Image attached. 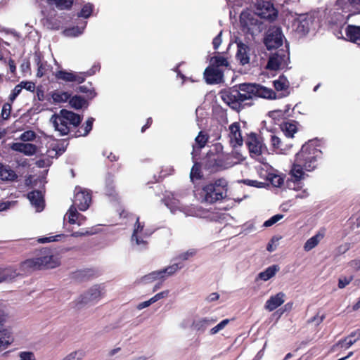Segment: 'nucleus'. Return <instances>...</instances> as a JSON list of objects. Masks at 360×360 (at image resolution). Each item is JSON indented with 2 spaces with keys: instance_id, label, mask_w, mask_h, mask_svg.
I'll return each mask as SVG.
<instances>
[{
  "instance_id": "79ce46f5",
  "label": "nucleus",
  "mask_w": 360,
  "mask_h": 360,
  "mask_svg": "<svg viewBox=\"0 0 360 360\" xmlns=\"http://www.w3.org/2000/svg\"><path fill=\"white\" fill-rule=\"evenodd\" d=\"M290 106L289 105H286V109L285 110H272L269 112V116L275 120L279 121L280 120L285 117V115L288 112Z\"/></svg>"
},
{
  "instance_id": "1a4fd4ad",
  "label": "nucleus",
  "mask_w": 360,
  "mask_h": 360,
  "mask_svg": "<svg viewBox=\"0 0 360 360\" xmlns=\"http://www.w3.org/2000/svg\"><path fill=\"white\" fill-rule=\"evenodd\" d=\"M223 101L227 103L232 109L239 110L241 103L248 100L245 92L238 89H232L224 92L221 95Z\"/></svg>"
},
{
  "instance_id": "6e6d98bb",
  "label": "nucleus",
  "mask_w": 360,
  "mask_h": 360,
  "mask_svg": "<svg viewBox=\"0 0 360 360\" xmlns=\"http://www.w3.org/2000/svg\"><path fill=\"white\" fill-rule=\"evenodd\" d=\"M18 360H37L35 356L32 352H20L18 354Z\"/></svg>"
},
{
  "instance_id": "8fccbe9b",
  "label": "nucleus",
  "mask_w": 360,
  "mask_h": 360,
  "mask_svg": "<svg viewBox=\"0 0 360 360\" xmlns=\"http://www.w3.org/2000/svg\"><path fill=\"white\" fill-rule=\"evenodd\" d=\"M84 356V352L82 350H77L72 352L65 356L62 360H81Z\"/></svg>"
},
{
  "instance_id": "bf43d9fd",
  "label": "nucleus",
  "mask_w": 360,
  "mask_h": 360,
  "mask_svg": "<svg viewBox=\"0 0 360 360\" xmlns=\"http://www.w3.org/2000/svg\"><path fill=\"white\" fill-rule=\"evenodd\" d=\"M200 166L198 164L195 163L191 169V174H190L191 179L192 181H193L195 179H199L200 178Z\"/></svg>"
},
{
  "instance_id": "2f4dec72",
  "label": "nucleus",
  "mask_w": 360,
  "mask_h": 360,
  "mask_svg": "<svg viewBox=\"0 0 360 360\" xmlns=\"http://www.w3.org/2000/svg\"><path fill=\"white\" fill-rule=\"evenodd\" d=\"M17 178L15 172L9 166L0 163V179L2 181H13Z\"/></svg>"
},
{
  "instance_id": "0eeeda50",
  "label": "nucleus",
  "mask_w": 360,
  "mask_h": 360,
  "mask_svg": "<svg viewBox=\"0 0 360 360\" xmlns=\"http://www.w3.org/2000/svg\"><path fill=\"white\" fill-rule=\"evenodd\" d=\"M242 91L247 94L248 100L252 99L254 97H260L266 99H276V94L270 88H267L259 84L243 83L239 85Z\"/></svg>"
},
{
  "instance_id": "6e6552de",
  "label": "nucleus",
  "mask_w": 360,
  "mask_h": 360,
  "mask_svg": "<svg viewBox=\"0 0 360 360\" xmlns=\"http://www.w3.org/2000/svg\"><path fill=\"white\" fill-rule=\"evenodd\" d=\"M152 234L150 230L144 229V224L139 221V217L136 218L134 231L131 236V243L136 245L139 250L145 249L147 246L146 238Z\"/></svg>"
},
{
  "instance_id": "37998d69",
  "label": "nucleus",
  "mask_w": 360,
  "mask_h": 360,
  "mask_svg": "<svg viewBox=\"0 0 360 360\" xmlns=\"http://www.w3.org/2000/svg\"><path fill=\"white\" fill-rule=\"evenodd\" d=\"M86 24V22H85L84 25L82 27L77 26L65 29L63 31V34L66 37H77L83 33Z\"/></svg>"
},
{
  "instance_id": "f03ea898",
  "label": "nucleus",
  "mask_w": 360,
  "mask_h": 360,
  "mask_svg": "<svg viewBox=\"0 0 360 360\" xmlns=\"http://www.w3.org/2000/svg\"><path fill=\"white\" fill-rule=\"evenodd\" d=\"M82 117L72 111L62 109L58 114H54L50 119L56 131L60 133V135H67L71 128H75L79 125Z\"/></svg>"
},
{
  "instance_id": "a18cd8bd",
  "label": "nucleus",
  "mask_w": 360,
  "mask_h": 360,
  "mask_svg": "<svg viewBox=\"0 0 360 360\" xmlns=\"http://www.w3.org/2000/svg\"><path fill=\"white\" fill-rule=\"evenodd\" d=\"M274 86L277 91H282L288 88L289 82L285 77H279L278 79L274 81Z\"/></svg>"
},
{
  "instance_id": "39448f33",
  "label": "nucleus",
  "mask_w": 360,
  "mask_h": 360,
  "mask_svg": "<svg viewBox=\"0 0 360 360\" xmlns=\"http://www.w3.org/2000/svg\"><path fill=\"white\" fill-rule=\"evenodd\" d=\"M217 151L214 153L210 151L207 154V166L214 170H221L230 168L234 165L233 160L229 153L222 151V146L217 144L214 146Z\"/></svg>"
},
{
  "instance_id": "9b49d317",
  "label": "nucleus",
  "mask_w": 360,
  "mask_h": 360,
  "mask_svg": "<svg viewBox=\"0 0 360 360\" xmlns=\"http://www.w3.org/2000/svg\"><path fill=\"white\" fill-rule=\"evenodd\" d=\"M288 60V53L279 50L269 57L266 68L273 71L283 69L287 65Z\"/></svg>"
},
{
  "instance_id": "393cba45",
  "label": "nucleus",
  "mask_w": 360,
  "mask_h": 360,
  "mask_svg": "<svg viewBox=\"0 0 360 360\" xmlns=\"http://www.w3.org/2000/svg\"><path fill=\"white\" fill-rule=\"evenodd\" d=\"M336 6L345 12L351 11L352 8L360 13V0H337Z\"/></svg>"
},
{
  "instance_id": "052dcab7",
  "label": "nucleus",
  "mask_w": 360,
  "mask_h": 360,
  "mask_svg": "<svg viewBox=\"0 0 360 360\" xmlns=\"http://www.w3.org/2000/svg\"><path fill=\"white\" fill-rule=\"evenodd\" d=\"M250 13L247 11L242 12L240 16V20L242 24L245 26H248L249 24H252V19H249L248 16Z\"/></svg>"
},
{
  "instance_id": "c03bdc74",
  "label": "nucleus",
  "mask_w": 360,
  "mask_h": 360,
  "mask_svg": "<svg viewBox=\"0 0 360 360\" xmlns=\"http://www.w3.org/2000/svg\"><path fill=\"white\" fill-rule=\"evenodd\" d=\"M70 97L68 92L56 91L52 94V98L56 103H61L67 101Z\"/></svg>"
},
{
  "instance_id": "412c9836",
  "label": "nucleus",
  "mask_w": 360,
  "mask_h": 360,
  "mask_svg": "<svg viewBox=\"0 0 360 360\" xmlns=\"http://www.w3.org/2000/svg\"><path fill=\"white\" fill-rule=\"evenodd\" d=\"M229 138L230 143L233 147L240 146L243 144V140L240 133V124L238 122H234L229 126Z\"/></svg>"
},
{
  "instance_id": "5701e85b",
  "label": "nucleus",
  "mask_w": 360,
  "mask_h": 360,
  "mask_svg": "<svg viewBox=\"0 0 360 360\" xmlns=\"http://www.w3.org/2000/svg\"><path fill=\"white\" fill-rule=\"evenodd\" d=\"M237 48L236 59L242 65L248 64L250 63V49L248 46L239 41L237 42Z\"/></svg>"
},
{
  "instance_id": "ea45409f",
  "label": "nucleus",
  "mask_w": 360,
  "mask_h": 360,
  "mask_svg": "<svg viewBox=\"0 0 360 360\" xmlns=\"http://www.w3.org/2000/svg\"><path fill=\"white\" fill-rule=\"evenodd\" d=\"M0 274L4 281H8L15 278L19 274L12 268H7L1 271Z\"/></svg>"
},
{
  "instance_id": "864d4df0",
  "label": "nucleus",
  "mask_w": 360,
  "mask_h": 360,
  "mask_svg": "<svg viewBox=\"0 0 360 360\" xmlns=\"http://www.w3.org/2000/svg\"><path fill=\"white\" fill-rule=\"evenodd\" d=\"M283 218V215L281 214H276L271 217L270 219L264 221L263 226L264 227H269L277 223L278 221Z\"/></svg>"
},
{
  "instance_id": "5fc2aeb1",
  "label": "nucleus",
  "mask_w": 360,
  "mask_h": 360,
  "mask_svg": "<svg viewBox=\"0 0 360 360\" xmlns=\"http://www.w3.org/2000/svg\"><path fill=\"white\" fill-rule=\"evenodd\" d=\"M229 154L231 157V160H233L234 165L241 162L244 160L243 155L237 150H233L231 153Z\"/></svg>"
},
{
  "instance_id": "4d7b16f0",
  "label": "nucleus",
  "mask_w": 360,
  "mask_h": 360,
  "mask_svg": "<svg viewBox=\"0 0 360 360\" xmlns=\"http://www.w3.org/2000/svg\"><path fill=\"white\" fill-rule=\"evenodd\" d=\"M353 280V276H342L338 280V288L342 289L349 285Z\"/></svg>"
},
{
  "instance_id": "423d86ee",
  "label": "nucleus",
  "mask_w": 360,
  "mask_h": 360,
  "mask_svg": "<svg viewBox=\"0 0 360 360\" xmlns=\"http://www.w3.org/2000/svg\"><path fill=\"white\" fill-rule=\"evenodd\" d=\"M165 205L174 214L179 211L183 212L186 216L196 217H205L207 214V211L201 207L183 205L173 195L166 198Z\"/></svg>"
},
{
  "instance_id": "603ef678",
  "label": "nucleus",
  "mask_w": 360,
  "mask_h": 360,
  "mask_svg": "<svg viewBox=\"0 0 360 360\" xmlns=\"http://www.w3.org/2000/svg\"><path fill=\"white\" fill-rule=\"evenodd\" d=\"M269 179L272 185L276 187L281 186L284 182L283 178L278 174H270Z\"/></svg>"
},
{
  "instance_id": "ddd939ff",
  "label": "nucleus",
  "mask_w": 360,
  "mask_h": 360,
  "mask_svg": "<svg viewBox=\"0 0 360 360\" xmlns=\"http://www.w3.org/2000/svg\"><path fill=\"white\" fill-rule=\"evenodd\" d=\"M91 201V196L88 190L79 186L75 188L73 206L77 207L82 211H85L89 207Z\"/></svg>"
},
{
  "instance_id": "2eb2a0df",
  "label": "nucleus",
  "mask_w": 360,
  "mask_h": 360,
  "mask_svg": "<svg viewBox=\"0 0 360 360\" xmlns=\"http://www.w3.org/2000/svg\"><path fill=\"white\" fill-rule=\"evenodd\" d=\"M103 293V288L101 285H94L79 297V303L87 304L96 302L102 297Z\"/></svg>"
},
{
  "instance_id": "4c0bfd02",
  "label": "nucleus",
  "mask_w": 360,
  "mask_h": 360,
  "mask_svg": "<svg viewBox=\"0 0 360 360\" xmlns=\"http://www.w3.org/2000/svg\"><path fill=\"white\" fill-rule=\"evenodd\" d=\"M47 2L51 6H55L58 9H68L72 4L73 0H47Z\"/></svg>"
},
{
  "instance_id": "dca6fc26",
  "label": "nucleus",
  "mask_w": 360,
  "mask_h": 360,
  "mask_svg": "<svg viewBox=\"0 0 360 360\" xmlns=\"http://www.w3.org/2000/svg\"><path fill=\"white\" fill-rule=\"evenodd\" d=\"M255 15L262 19L274 20L277 17V11L273 4L268 1L262 2L257 7Z\"/></svg>"
},
{
  "instance_id": "58836bf2",
  "label": "nucleus",
  "mask_w": 360,
  "mask_h": 360,
  "mask_svg": "<svg viewBox=\"0 0 360 360\" xmlns=\"http://www.w3.org/2000/svg\"><path fill=\"white\" fill-rule=\"evenodd\" d=\"M210 65L223 70V68H227L229 64L226 58L223 56H214L210 59Z\"/></svg>"
},
{
  "instance_id": "c85d7f7f",
  "label": "nucleus",
  "mask_w": 360,
  "mask_h": 360,
  "mask_svg": "<svg viewBox=\"0 0 360 360\" xmlns=\"http://www.w3.org/2000/svg\"><path fill=\"white\" fill-rule=\"evenodd\" d=\"M65 217H68L70 224H77L79 226L82 225L85 220V217L78 213L75 206H71L70 207Z\"/></svg>"
},
{
  "instance_id": "aec40b11",
  "label": "nucleus",
  "mask_w": 360,
  "mask_h": 360,
  "mask_svg": "<svg viewBox=\"0 0 360 360\" xmlns=\"http://www.w3.org/2000/svg\"><path fill=\"white\" fill-rule=\"evenodd\" d=\"M286 300V295L283 292H279L276 295H271L266 301L264 309L268 311H273L278 307L281 306Z\"/></svg>"
},
{
  "instance_id": "9d476101",
  "label": "nucleus",
  "mask_w": 360,
  "mask_h": 360,
  "mask_svg": "<svg viewBox=\"0 0 360 360\" xmlns=\"http://www.w3.org/2000/svg\"><path fill=\"white\" fill-rule=\"evenodd\" d=\"M313 21L314 18L311 15L308 14L298 15L292 21V30L300 35H304L309 32Z\"/></svg>"
},
{
  "instance_id": "f704fd0d",
  "label": "nucleus",
  "mask_w": 360,
  "mask_h": 360,
  "mask_svg": "<svg viewBox=\"0 0 360 360\" xmlns=\"http://www.w3.org/2000/svg\"><path fill=\"white\" fill-rule=\"evenodd\" d=\"M182 266L178 263H174L169 266L165 267L163 269L159 270L162 281H165L166 278L174 275L176 272L180 270Z\"/></svg>"
},
{
  "instance_id": "4be33fe9",
  "label": "nucleus",
  "mask_w": 360,
  "mask_h": 360,
  "mask_svg": "<svg viewBox=\"0 0 360 360\" xmlns=\"http://www.w3.org/2000/svg\"><path fill=\"white\" fill-rule=\"evenodd\" d=\"M27 198L37 212H41L44 207V195L41 191H33L28 193Z\"/></svg>"
},
{
  "instance_id": "b1692460",
  "label": "nucleus",
  "mask_w": 360,
  "mask_h": 360,
  "mask_svg": "<svg viewBox=\"0 0 360 360\" xmlns=\"http://www.w3.org/2000/svg\"><path fill=\"white\" fill-rule=\"evenodd\" d=\"M13 150L23 153L25 155L31 156L35 154L37 148L32 143L17 142L14 143L11 146Z\"/></svg>"
},
{
  "instance_id": "a19ab883",
  "label": "nucleus",
  "mask_w": 360,
  "mask_h": 360,
  "mask_svg": "<svg viewBox=\"0 0 360 360\" xmlns=\"http://www.w3.org/2000/svg\"><path fill=\"white\" fill-rule=\"evenodd\" d=\"M157 280L163 281L159 270L153 271L141 278L142 282L144 283H150Z\"/></svg>"
},
{
  "instance_id": "774afa93",
  "label": "nucleus",
  "mask_w": 360,
  "mask_h": 360,
  "mask_svg": "<svg viewBox=\"0 0 360 360\" xmlns=\"http://www.w3.org/2000/svg\"><path fill=\"white\" fill-rule=\"evenodd\" d=\"M349 266L354 271L360 270V259H355L349 262Z\"/></svg>"
},
{
  "instance_id": "49530a36",
  "label": "nucleus",
  "mask_w": 360,
  "mask_h": 360,
  "mask_svg": "<svg viewBox=\"0 0 360 360\" xmlns=\"http://www.w3.org/2000/svg\"><path fill=\"white\" fill-rule=\"evenodd\" d=\"M70 105L75 109H81L86 105V101L79 96H75L70 100Z\"/></svg>"
},
{
  "instance_id": "f3484780",
  "label": "nucleus",
  "mask_w": 360,
  "mask_h": 360,
  "mask_svg": "<svg viewBox=\"0 0 360 360\" xmlns=\"http://www.w3.org/2000/svg\"><path fill=\"white\" fill-rule=\"evenodd\" d=\"M57 79L65 82H75L82 83L85 80V75L82 72H67L65 70H59L54 73Z\"/></svg>"
},
{
  "instance_id": "c9c22d12",
  "label": "nucleus",
  "mask_w": 360,
  "mask_h": 360,
  "mask_svg": "<svg viewBox=\"0 0 360 360\" xmlns=\"http://www.w3.org/2000/svg\"><path fill=\"white\" fill-rule=\"evenodd\" d=\"M281 129L284 134L288 137H293L294 134L297 131L296 122L294 121H287L281 124Z\"/></svg>"
},
{
  "instance_id": "de8ad7c7",
  "label": "nucleus",
  "mask_w": 360,
  "mask_h": 360,
  "mask_svg": "<svg viewBox=\"0 0 360 360\" xmlns=\"http://www.w3.org/2000/svg\"><path fill=\"white\" fill-rule=\"evenodd\" d=\"M93 8H94L93 4H91L90 3L85 4L83 6V7L80 11L79 16L83 17L84 18H89L93 11Z\"/></svg>"
},
{
  "instance_id": "f257e3e1",
  "label": "nucleus",
  "mask_w": 360,
  "mask_h": 360,
  "mask_svg": "<svg viewBox=\"0 0 360 360\" xmlns=\"http://www.w3.org/2000/svg\"><path fill=\"white\" fill-rule=\"evenodd\" d=\"M321 152L309 144L302 146L296 154L295 162L290 172L288 181L290 188L299 190L302 187L301 181L308 176L307 172L313 171L317 166V159Z\"/></svg>"
},
{
  "instance_id": "680f3d73",
  "label": "nucleus",
  "mask_w": 360,
  "mask_h": 360,
  "mask_svg": "<svg viewBox=\"0 0 360 360\" xmlns=\"http://www.w3.org/2000/svg\"><path fill=\"white\" fill-rule=\"evenodd\" d=\"M168 295H169L168 290L162 291V292L157 293L155 295L152 297L150 298V300H151L152 303L153 304L161 299L167 297L168 296Z\"/></svg>"
},
{
  "instance_id": "bb28decb",
  "label": "nucleus",
  "mask_w": 360,
  "mask_h": 360,
  "mask_svg": "<svg viewBox=\"0 0 360 360\" xmlns=\"http://www.w3.org/2000/svg\"><path fill=\"white\" fill-rule=\"evenodd\" d=\"M360 339V332L359 330L352 332L345 339L340 340L335 345V347L341 349H348L358 340Z\"/></svg>"
},
{
  "instance_id": "473e14b6",
  "label": "nucleus",
  "mask_w": 360,
  "mask_h": 360,
  "mask_svg": "<svg viewBox=\"0 0 360 360\" xmlns=\"http://www.w3.org/2000/svg\"><path fill=\"white\" fill-rule=\"evenodd\" d=\"M208 140V137L201 131L195 139V144L193 146L192 155L193 157L198 154L199 150L205 147Z\"/></svg>"
},
{
  "instance_id": "7ed1b4c3",
  "label": "nucleus",
  "mask_w": 360,
  "mask_h": 360,
  "mask_svg": "<svg viewBox=\"0 0 360 360\" xmlns=\"http://www.w3.org/2000/svg\"><path fill=\"white\" fill-rule=\"evenodd\" d=\"M226 181L224 179H219L214 182L204 186L198 191L196 196L202 202L212 204L226 197Z\"/></svg>"
},
{
  "instance_id": "a211bd4d",
  "label": "nucleus",
  "mask_w": 360,
  "mask_h": 360,
  "mask_svg": "<svg viewBox=\"0 0 360 360\" xmlns=\"http://www.w3.org/2000/svg\"><path fill=\"white\" fill-rule=\"evenodd\" d=\"M223 70L210 65L204 72L205 79L208 84H219L223 80Z\"/></svg>"
},
{
  "instance_id": "20e7f679",
  "label": "nucleus",
  "mask_w": 360,
  "mask_h": 360,
  "mask_svg": "<svg viewBox=\"0 0 360 360\" xmlns=\"http://www.w3.org/2000/svg\"><path fill=\"white\" fill-rule=\"evenodd\" d=\"M60 263L58 257L44 250L40 253L39 257L25 261L21 264V269L27 272L36 269H53L59 266Z\"/></svg>"
},
{
  "instance_id": "e433bc0d",
  "label": "nucleus",
  "mask_w": 360,
  "mask_h": 360,
  "mask_svg": "<svg viewBox=\"0 0 360 360\" xmlns=\"http://www.w3.org/2000/svg\"><path fill=\"white\" fill-rule=\"evenodd\" d=\"M94 119L89 117L84 124L76 131V136H86L92 129Z\"/></svg>"
},
{
  "instance_id": "7c9ffc66",
  "label": "nucleus",
  "mask_w": 360,
  "mask_h": 360,
  "mask_svg": "<svg viewBox=\"0 0 360 360\" xmlns=\"http://www.w3.org/2000/svg\"><path fill=\"white\" fill-rule=\"evenodd\" d=\"M280 267L277 264L271 265L266 268L264 271L260 272L257 275V278L263 281H267L273 278L278 271H279Z\"/></svg>"
},
{
  "instance_id": "c756f323",
  "label": "nucleus",
  "mask_w": 360,
  "mask_h": 360,
  "mask_svg": "<svg viewBox=\"0 0 360 360\" xmlns=\"http://www.w3.org/2000/svg\"><path fill=\"white\" fill-rule=\"evenodd\" d=\"M345 34L347 40L360 44V26L348 25Z\"/></svg>"
},
{
  "instance_id": "09e8293b",
  "label": "nucleus",
  "mask_w": 360,
  "mask_h": 360,
  "mask_svg": "<svg viewBox=\"0 0 360 360\" xmlns=\"http://www.w3.org/2000/svg\"><path fill=\"white\" fill-rule=\"evenodd\" d=\"M229 322L230 320L228 319L222 320L220 323L210 329V334L215 335L218 333L219 331L222 330L229 323Z\"/></svg>"
},
{
  "instance_id": "338daca9",
  "label": "nucleus",
  "mask_w": 360,
  "mask_h": 360,
  "mask_svg": "<svg viewBox=\"0 0 360 360\" xmlns=\"http://www.w3.org/2000/svg\"><path fill=\"white\" fill-rule=\"evenodd\" d=\"M48 70V68H46V64L44 63H41L39 68H38V71H37V77H43L44 75H45L46 74V72Z\"/></svg>"
},
{
  "instance_id": "3c124183",
  "label": "nucleus",
  "mask_w": 360,
  "mask_h": 360,
  "mask_svg": "<svg viewBox=\"0 0 360 360\" xmlns=\"http://www.w3.org/2000/svg\"><path fill=\"white\" fill-rule=\"evenodd\" d=\"M19 139L23 142L32 141L36 139V134L34 131L28 130L23 132Z\"/></svg>"
},
{
  "instance_id": "4468645a",
  "label": "nucleus",
  "mask_w": 360,
  "mask_h": 360,
  "mask_svg": "<svg viewBox=\"0 0 360 360\" xmlns=\"http://www.w3.org/2000/svg\"><path fill=\"white\" fill-rule=\"evenodd\" d=\"M246 144L252 157L259 158L262 153L266 150L262 139L253 133L248 135Z\"/></svg>"
},
{
  "instance_id": "e2e57ef3",
  "label": "nucleus",
  "mask_w": 360,
  "mask_h": 360,
  "mask_svg": "<svg viewBox=\"0 0 360 360\" xmlns=\"http://www.w3.org/2000/svg\"><path fill=\"white\" fill-rule=\"evenodd\" d=\"M22 89L20 84L16 85L15 88L13 89L11 94H10L9 99L11 101H13L16 98V97L20 94Z\"/></svg>"
},
{
  "instance_id": "cd10ccee",
  "label": "nucleus",
  "mask_w": 360,
  "mask_h": 360,
  "mask_svg": "<svg viewBox=\"0 0 360 360\" xmlns=\"http://www.w3.org/2000/svg\"><path fill=\"white\" fill-rule=\"evenodd\" d=\"M325 236V230H319L314 236L309 238L304 245V250L306 252L311 250L316 247Z\"/></svg>"
},
{
  "instance_id": "13d9d810",
  "label": "nucleus",
  "mask_w": 360,
  "mask_h": 360,
  "mask_svg": "<svg viewBox=\"0 0 360 360\" xmlns=\"http://www.w3.org/2000/svg\"><path fill=\"white\" fill-rule=\"evenodd\" d=\"M11 105L6 103L3 105L1 116L3 120H7L11 114Z\"/></svg>"
},
{
  "instance_id": "72a5a7b5",
  "label": "nucleus",
  "mask_w": 360,
  "mask_h": 360,
  "mask_svg": "<svg viewBox=\"0 0 360 360\" xmlns=\"http://www.w3.org/2000/svg\"><path fill=\"white\" fill-rule=\"evenodd\" d=\"M14 338L11 332L5 330L0 337V352L4 351L13 342Z\"/></svg>"
},
{
  "instance_id": "69168bd1",
  "label": "nucleus",
  "mask_w": 360,
  "mask_h": 360,
  "mask_svg": "<svg viewBox=\"0 0 360 360\" xmlns=\"http://www.w3.org/2000/svg\"><path fill=\"white\" fill-rule=\"evenodd\" d=\"M22 89H25L29 91H34L35 89V84L32 82H21L20 83Z\"/></svg>"
},
{
  "instance_id": "6ab92c4d",
  "label": "nucleus",
  "mask_w": 360,
  "mask_h": 360,
  "mask_svg": "<svg viewBox=\"0 0 360 360\" xmlns=\"http://www.w3.org/2000/svg\"><path fill=\"white\" fill-rule=\"evenodd\" d=\"M217 320V317L214 316L199 317L193 320L192 327L196 331L203 333L207 328L214 324Z\"/></svg>"
},
{
  "instance_id": "0e129e2a",
  "label": "nucleus",
  "mask_w": 360,
  "mask_h": 360,
  "mask_svg": "<svg viewBox=\"0 0 360 360\" xmlns=\"http://www.w3.org/2000/svg\"><path fill=\"white\" fill-rule=\"evenodd\" d=\"M195 253L196 251L194 249H191L179 255V258L182 260H187L190 257L194 256Z\"/></svg>"
},
{
  "instance_id": "a878e982",
  "label": "nucleus",
  "mask_w": 360,
  "mask_h": 360,
  "mask_svg": "<svg viewBox=\"0 0 360 360\" xmlns=\"http://www.w3.org/2000/svg\"><path fill=\"white\" fill-rule=\"evenodd\" d=\"M270 141L273 150L278 153L285 154L292 146L291 144H284L283 141L275 134L271 135Z\"/></svg>"
},
{
  "instance_id": "f8f14e48",
  "label": "nucleus",
  "mask_w": 360,
  "mask_h": 360,
  "mask_svg": "<svg viewBox=\"0 0 360 360\" xmlns=\"http://www.w3.org/2000/svg\"><path fill=\"white\" fill-rule=\"evenodd\" d=\"M283 34L278 27H270L264 38V44L268 49H277L283 44Z\"/></svg>"
}]
</instances>
